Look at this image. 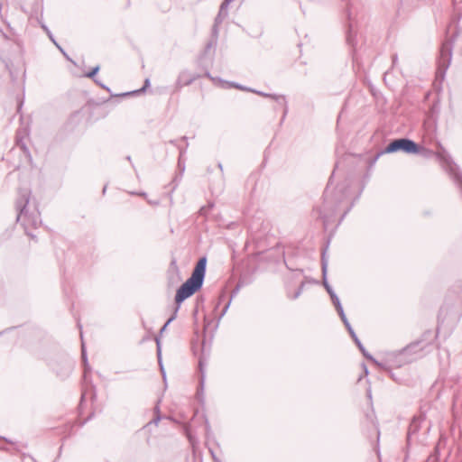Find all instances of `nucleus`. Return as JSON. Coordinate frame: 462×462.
Returning <instances> with one entry per match:
<instances>
[{"instance_id":"1","label":"nucleus","mask_w":462,"mask_h":462,"mask_svg":"<svg viewBox=\"0 0 462 462\" xmlns=\"http://www.w3.org/2000/svg\"><path fill=\"white\" fill-rule=\"evenodd\" d=\"M31 190L27 189H19L18 197L15 201L17 210L16 222L24 229L27 236L34 239L36 236L30 232L31 229L37 228L41 223L40 212L37 208H30Z\"/></svg>"},{"instance_id":"2","label":"nucleus","mask_w":462,"mask_h":462,"mask_svg":"<svg viewBox=\"0 0 462 462\" xmlns=\"http://www.w3.org/2000/svg\"><path fill=\"white\" fill-rule=\"evenodd\" d=\"M207 257L199 258L196 266L191 273V276L177 290L175 296V302L177 307L175 313H177L180 305L196 291L201 289L206 274Z\"/></svg>"},{"instance_id":"3","label":"nucleus","mask_w":462,"mask_h":462,"mask_svg":"<svg viewBox=\"0 0 462 462\" xmlns=\"http://www.w3.org/2000/svg\"><path fill=\"white\" fill-rule=\"evenodd\" d=\"M402 151L406 153H417L418 143L408 138H400L392 141L381 153H393Z\"/></svg>"},{"instance_id":"4","label":"nucleus","mask_w":462,"mask_h":462,"mask_svg":"<svg viewBox=\"0 0 462 462\" xmlns=\"http://www.w3.org/2000/svg\"><path fill=\"white\" fill-rule=\"evenodd\" d=\"M452 57V44L446 42L441 45L440 54L438 60V76H444L447 69L449 67Z\"/></svg>"},{"instance_id":"5","label":"nucleus","mask_w":462,"mask_h":462,"mask_svg":"<svg viewBox=\"0 0 462 462\" xmlns=\"http://www.w3.org/2000/svg\"><path fill=\"white\" fill-rule=\"evenodd\" d=\"M336 211L337 205L329 195L328 189H326L322 207L319 208V216L323 219L324 223H327L335 215Z\"/></svg>"},{"instance_id":"6","label":"nucleus","mask_w":462,"mask_h":462,"mask_svg":"<svg viewBox=\"0 0 462 462\" xmlns=\"http://www.w3.org/2000/svg\"><path fill=\"white\" fill-rule=\"evenodd\" d=\"M433 341V333L431 329H428L423 332L421 337L411 344H409L404 349V352H414L415 348L420 347V350H423L426 346L431 345Z\"/></svg>"},{"instance_id":"7","label":"nucleus","mask_w":462,"mask_h":462,"mask_svg":"<svg viewBox=\"0 0 462 462\" xmlns=\"http://www.w3.org/2000/svg\"><path fill=\"white\" fill-rule=\"evenodd\" d=\"M433 156H435L440 162L446 163L451 170V174L454 181L459 187L462 192V174L453 171V162H451L450 156L447 153V152L442 149L441 152H434Z\"/></svg>"},{"instance_id":"8","label":"nucleus","mask_w":462,"mask_h":462,"mask_svg":"<svg viewBox=\"0 0 462 462\" xmlns=\"http://www.w3.org/2000/svg\"><path fill=\"white\" fill-rule=\"evenodd\" d=\"M199 78H200V75L198 73H191L190 71H189L187 69L182 70L178 76V79L176 81V88H181L182 87L189 86Z\"/></svg>"},{"instance_id":"9","label":"nucleus","mask_w":462,"mask_h":462,"mask_svg":"<svg viewBox=\"0 0 462 462\" xmlns=\"http://www.w3.org/2000/svg\"><path fill=\"white\" fill-rule=\"evenodd\" d=\"M327 267H328V263L325 260V252H324L322 254V274H323V280H324L323 283H324V287L326 288L329 296H331V293H335V292L332 290V288L330 287V285L327 282V280H326Z\"/></svg>"},{"instance_id":"10","label":"nucleus","mask_w":462,"mask_h":462,"mask_svg":"<svg viewBox=\"0 0 462 462\" xmlns=\"http://www.w3.org/2000/svg\"><path fill=\"white\" fill-rule=\"evenodd\" d=\"M351 337L354 339L355 343L356 344V346H358V348L360 349V351L363 353V355L366 357V358H369V359H373L372 356H370L369 354L366 353L364 346L362 345L361 341L359 340V338L357 337L356 334L355 333L354 329L352 328H349V330H348Z\"/></svg>"},{"instance_id":"11","label":"nucleus","mask_w":462,"mask_h":462,"mask_svg":"<svg viewBox=\"0 0 462 462\" xmlns=\"http://www.w3.org/2000/svg\"><path fill=\"white\" fill-rule=\"evenodd\" d=\"M150 79H146L144 80V84L143 86L139 88V89H136V90H134V91H130V92H126V93H124L122 94L121 96H131V95H139L141 93H143L145 91V89L150 86Z\"/></svg>"},{"instance_id":"12","label":"nucleus","mask_w":462,"mask_h":462,"mask_svg":"<svg viewBox=\"0 0 462 462\" xmlns=\"http://www.w3.org/2000/svg\"><path fill=\"white\" fill-rule=\"evenodd\" d=\"M416 154H420L425 158H430L431 156H433L434 152L418 144V152Z\"/></svg>"},{"instance_id":"13","label":"nucleus","mask_w":462,"mask_h":462,"mask_svg":"<svg viewBox=\"0 0 462 462\" xmlns=\"http://www.w3.org/2000/svg\"><path fill=\"white\" fill-rule=\"evenodd\" d=\"M16 143L20 146V148L28 155H30L29 150L26 146V143L23 141V138L16 136Z\"/></svg>"},{"instance_id":"14","label":"nucleus","mask_w":462,"mask_h":462,"mask_svg":"<svg viewBox=\"0 0 462 462\" xmlns=\"http://www.w3.org/2000/svg\"><path fill=\"white\" fill-rule=\"evenodd\" d=\"M254 93H257L258 95L260 96H263V97H272L275 100H282L284 101V97H279V96H273L272 94H267V93H264V92H261V91H254Z\"/></svg>"},{"instance_id":"15","label":"nucleus","mask_w":462,"mask_h":462,"mask_svg":"<svg viewBox=\"0 0 462 462\" xmlns=\"http://www.w3.org/2000/svg\"><path fill=\"white\" fill-rule=\"evenodd\" d=\"M99 66L94 67L89 72L86 74L87 77L94 79V77L97 75V73L99 71Z\"/></svg>"},{"instance_id":"16","label":"nucleus","mask_w":462,"mask_h":462,"mask_svg":"<svg viewBox=\"0 0 462 462\" xmlns=\"http://www.w3.org/2000/svg\"><path fill=\"white\" fill-rule=\"evenodd\" d=\"M155 412L157 413V416L152 421H150L148 424L154 423L155 425H157L158 422L161 420V416L159 415V412H160L159 406L155 407Z\"/></svg>"},{"instance_id":"17","label":"nucleus","mask_w":462,"mask_h":462,"mask_svg":"<svg viewBox=\"0 0 462 462\" xmlns=\"http://www.w3.org/2000/svg\"><path fill=\"white\" fill-rule=\"evenodd\" d=\"M176 318V313L174 312V314L167 320V322L163 325V327L161 328V333H163L164 330H166V328L167 326L175 319Z\"/></svg>"},{"instance_id":"18","label":"nucleus","mask_w":462,"mask_h":462,"mask_svg":"<svg viewBox=\"0 0 462 462\" xmlns=\"http://www.w3.org/2000/svg\"><path fill=\"white\" fill-rule=\"evenodd\" d=\"M330 298H331V300H332V301H333V303H334L336 308H337L338 304H341L340 300H339V299H338V297L337 296L336 293H331Z\"/></svg>"},{"instance_id":"19","label":"nucleus","mask_w":462,"mask_h":462,"mask_svg":"<svg viewBox=\"0 0 462 462\" xmlns=\"http://www.w3.org/2000/svg\"><path fill=\"white\" fill-rule=\"evenodd\" d=\"M341 319H345V317H346V314L344 312V310L342 308V305L341 304H338L337 308H336Z\"/></svg>"},{"instance_id":"20","label":"nucleus","mask_w":462,"mask_h":462,"mask_svg":"<svg viewBox=\"0 0 462 462\" xmlns=\"http://www.w3.org/2000/svg\"><path fill=\"white\" fill-rule=\"evenodd\" d=\"M94 81L102 88L106 89L107 92H110V88L107 86L102 84L101 81H97V79H94Z\"/></svg>"},{"instance_id":"21","label":"nucleus","mask_w":462,"mask_h":462,"mask_svg":"<svg viewBox=\"0 0 462 462\" xmlns=\"http://www.w3.org/2000/svg\"><path fill=\"white\" fill-rule=\"evenodd\" d=\"M344 325L346 326V328H347V330H349V328H352L349 321L347 320L346 317H345V319H342Z\"/></svg>"},{"instance_id":"22","label":"nucleus","mask_w":462,"mask_h":462,"mask_svg":"<svg viewBox=\"0 0 462 462\" xmlns=\"http://www.w3.org/2000/svg\"><path fill=\"white\" fill-rule=\"evenodd\" d=\"M303 286H304V283L302 282V283L300 284V288H299L298 291L295 293V295H294V299H296V298H298V297L300 296V292H301V290H302Z\"/></svg>"},{"instance_id":"23","label":"nucleus","mask_w":462,"mask_h":462,"mask_svg":"<svg viewBox=\"0 0 462 462\" xmlns=\"http://www.w3.org/2000/svg\"><path fill=\"white\" fill-rule=\"evenodd\" d=\"M303 286H304V283L302 282V283L300 284V288H299L298 291L295 293V295H294V299H296V298H298V297L300 296V292H301V290H302Z\"/></svg>"},{"instance_id":"24","label":"nucleus","mask_w":462,"mask_h":462,"mask_svg":"<svg viewBox=\"0 0 462 462\" xmlns=\"http://www.w3.org/2000/svg\"><path fill=\"white\" fill-rule=\"evenodd\" d=\"M156 344H157V349H158V355L161 354V347H160V339L156 338Z\"/></svg>"},{"instance_id":"25","label":"nucleus","mask_w":462,"mask_h":462,"mask_svg":"<svg viewBox=\"0 0 462 462\" xmlns=\"http://www.w3.org/2000/svg\"><path fill=\"white\" fill-rule=\"evenodd\" d=\"M203 361L202 360H199V368H200V372L203 374Z\"/></svg>"},{"instance_id":"26","label":"nucleus","mask_w":462,"mask_h":462,"mask_svg":"<svg viewBox=\"0 0 462 462\" xmlns=\"http://www.w3.org/2000/svg\"><path fill=\"white\" fill-rule=\"evenodd\" d=\"M229 304H230V302H228V303L226 304V306L225 307V309H224V310H223L222 315H224V313L226 311V310H227V309H228V307H229Z\"/></svg>"},{"instance_id":"27","label":"nucleus","mask_w":462,"mask_h":462,"mask_svg":"<svg viewBox=\"0 0 462 462\" xmlns=\"http://www.w3.org/2000/svg\"><path fill=\"white\" fill-rule=\"evenodd\" d=\"M199 212H200V214H205L206 213V208L204 207L201 208Z\"/></svg>"},{"instance_id":"28","label":"nucleus","mask_w":462,"mask_h":462,"mask_svg":"<svg viewBox=\"0 0 462 462\" xmlns=\"http://www.w3.org/2000/svg\"><path fill=\"white\" fill-rule=\"evenodd\" d=\"M235 87L239 89H245L244 87H242L241 85H238V84H236Z\"/></svg>"},{"instance_id":"29","label":"nucleus","mask_w":462,"mask_h":462,"mask_svg":"<svg viewBox=\"0 0 462 462\" xmlns=\"http://www.w3.org/2000/svg\"><path fill=\"white\" fill-rule=\"evenodd\" d=\"M49 36L50 38L51 39L52 42H54L56 45H57V42H55V40L52 38L51 34L49 32Z\"/></svg>"},{"instance_id":"30","label":"nucleus","mask_w":462,"mask_h":462,"mask_svg":"<svg viewBox=\"0 0 462 462\" xmlns=\"http://www.w3.org/2000/svg\"><path fill=\"white\" fill-rule=\"evenodd\" d=\"M82 357H83L84 359H86V355H85L84 347L82 348Z\"/></svg>"},{"instance_id":"31","label":"nucleus","mask_w":462,"mask_h":462,"mask_svg":"<svg viewBox=\"0 0 462 462\" xmlns=\"http://www.w3.org/2000/svg\"><path fill=\"white\" fill-rule=\"evenodd\" d=\"M363 366H364V369H365V373L367 374H368V370H367L366 365H363Z\"/></svg>"},{"instance_id":"32","label":"nucleus","mask_w":462,"mask_h":462,"mask_svg":"<svg viewBox=\"0 0 462 462\" xmlns=\"http://www.w3.org/2000/svg\"><path fill=\"white\" fill-rule=\"evenodd\" d=\"M161 370H162V372L163 376L165 377V373H164V370H163L162 365H161Z\"/></svg>"}]
</instances>
